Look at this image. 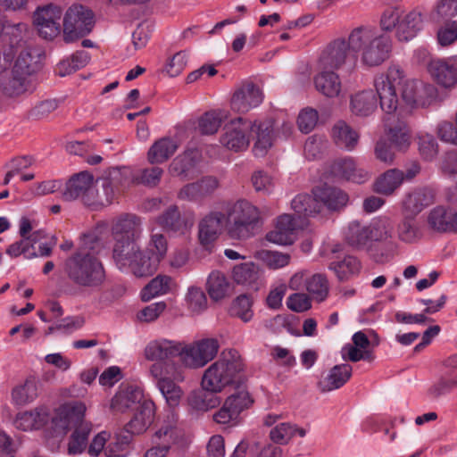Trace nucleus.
<instances>
[{"mask_svg":"<svg viewBox=\"0 0 457 457\" xmlns=\"http://www.w3.org/2000/svg\"><path fill=\"white\" fill-rule=\"evenodd\" d=\"M93 249L94 246L88 245L85 241L83 245L63 262V272L67 279L81 291H99L106 280L104 267L90 252Z\"/></svg>","mask_w":457,"mask_h":457,"instance_id":"obj_1","label":"nucleus"},{"mask_svg":"<svg viewBox=\"0 0 457 457\" xmlns=\"http://www.w3.org/2000/svg\"><path fill=\"white\" fill-rule=\"evenodd\" d=\"M403 71L390 68L387 74H380L374 79V87L380 101V107L386 114L395 113L400 104L396 94L398 87L402 103L407 107H417L419 81L403 80Z\"/></svg>","mask_w":457,"mask_h":457,"instance_id":"obj_2","label":"nucleus"},{"mask_svg":"<svg viewBox=\"0 0 457 457\" xmlns=\"http://www.w3.org/2000/svg\"><path fill=\"white\" fill-rule=\"evenodd\" d=\"M352 51L361 52V62L369 67L378 66L388 57L392 49L391 39L386 35H375L372 30L360 27L349 35Z\"/></svg>","mask_w":457,"mask_h":457,"instance_id":"obj_3","label":"nucleus"},{"mask_svg":"<svg viewBox=\"0 0 457 457\" xmlns=\"http://www.w3.org/2000/svg\"><path fill=\"white\" fill-rule=\"evenodd\" d=\"M244 370V363L237 351L223 353L221 357L211 364L204 372L202 387L212 391H222L236 382Z\"/></svg>","mask_w":457,"mask_h":457,"instance_id":"obj_4","label":"nucleus"},{"mask_svg":"<svg viewBox=\"0 0 457 457\" xmlns=\"http://www.w3.org/2000/svg\"><path fill=\"white\" fill-rule=\"evenodd\" d=\"M112 258L120 270L129 268L137 277H147L156 270V262L141 249L137 240L118 239Z\"/></svg>","mask_w":457,"mask_h":457,"instance_id":"obj_5","label":"nucleus"},{"mask_svg":"<svg viewBox=\"0 0 457 457\" xmlns=\"http://www.w3.org/2000/svg\"><path fill=\"white\" fill-rule=\"evenodd\" d=\"M259 220L258 209L246 200H239L228 210L227 233L232 239H247L255 235Z\"/></svg>","mask_w":457,"mask_h":457,"instance_id":"obj_6","label":"nucleus"},{"mask_svg":"<svg viewBox=\"0 0 457 457\" xmlns=\"http://www.w3.org/2000/svg\"><path fill=\"white\" fill-rule=\"evenodd\" d=\"M318 63L322 70L343 69L351 74L356 68L357 56L352 51L350 39L337 38L328 43L322 50Z\"/></svg>","mask_w":457,"mask_h":457,"instance_id":"obj_7","label":"nucleus"},{"mask_svg":"<svg viewBox=\"0 0 457 457\" xmlns=\"http://www.w3.org/2000/svg\"><path fill=\"white\" fill-rule=\"evenodd\" d=\"M95 14L82 4L70 6L63 18V39L70 43L89 34L95 26Z\"/></svg>","mask_w":457,"mask_h":457,"instance_id":"obj_8","label":"nucleus"},{"mask_svg":"<svg viewBox=\"0 0 457 457\" xmlns=\"http://www.w3.org/2000/svg\"><path fill=\"white\" fill-rule=\"evenodd\" d=\"M220 344L215 338H203L184 345L182 362L191 369H199L213 360L219 351Z\"/></svg>","mask_w":457,"mask_h":457,"instance_id":"obj_9","label":"nucleus"},{"mask_svg":"<svg viewBox=\"0 0 457 457\" xmlns=\"http://www.w3.org/2000/svg\"><path fill=\"white\" fill-rule=\"evenodd\" d=\"M62 14L61 7L53 4L38 7L34 13V24L38 35L46 40L56 37L61 32L59 21Z\"/></svg>","mask_w":457,"mask_h":457,"instance_id":"obj_10","label":"nucleus"},{"mask_svg":"<svg viewBox=\"0 0 457 457\" xmlns=\"http://www.w3.org/2000/svg\"><path fill=\"white\" fill-rule=\"evenodd\" d=\"M251 128V121L237 118L226 124L220 137V144L235 152L242 151L249 145V137L246 132Z\"/></svg>","mask_w":457,"mask_h":457,"instance_id":"obj_11","label":"nucleus"},{"mask_svg":"<svg viewBox=\"0 0 457 457\" xmlns=\"http://www.w3.org/2000/svg\"><path fill=\"white\" fill-rule=\"evenodd\" d=\"M263 99L262 90L253 82L242 83L234 92L230 106L233 111L246 113L261 104Z\"/></svg>","mask_w":457,"mask_h":457,"instance_id":"obj_12","label":"nucleus"},{"mask_svg":"<svg viewBox=\"0 0 457 457\" xmlns=\"http://www.w3.org/2000/svg\"><path fill=\"white\" fill-rule=\"evenodd\" d=\"M130 179L131 170L129 167L117 166L104 170L101 176L96 179L114 201Z\"/></svg>","mask_w":457,"mask_h":457,"instance_id":"obj_13","label":"nucleus"},{"mask_svg":"<svg viewBox=\"0 0 457 457\" xmlns=\"http://www.w3.org/2000/svg\"><path fill=\"white\" fill-rule=\"evenodd\" d=\"M304 225L305 220H298L290 214H283L278 218L275 228L266 235V239L278 245H291L295 241V232Z\"/></svg>","mask_w":457,"mask_h":457,"instance_id":"obj_14","label":"nucleus"},{"mask_svg":"<svg viewBox=\"0 0 457 457\" xmlns=\"http://www.w3.org/2000/svg\"><path fill=\"white\" fill-rule=\"evenodd\" d=\"M93 184L94 176L90 172L80 171L75 173L66 181L64 188L62 190V198L67 202L80 199L85 205L86 195L89 194Z\"/></svg>","mask_w":457,"mask_h":457,"instance_id":"obj_15","label":"nucleus"},{"mask_svg":"<svg viewBox=\"0 0 457 457\" xmlns=\"http://www.w3.org/2000/svg\"><path fill=\"white\" fill-rule=\"evenodd\" d=\"M34 89L32 79L21 72H15L14 68L12 69L9 75L0 80V91L7 98H18L33 92Z\"/></svg>","mask_w":457,"mask_h":457,"instance_id":"obj_16","label":"nucleus"},{"mask_svg":"<svg viewBox=\"0 0 457 457\" xmlns=\"http://www.w3.org/2000/svg\"><path fill=\"white\" fill-rule=\"evenodd\" d=\"M219 186L216 177L205 176L182 187L178 193V198L188 202L199 201L212 195Z\"/></svg>","mask_w":457,"mask_h":457,"instance_id":"obj_17","label":"nucleus"},{"mask_svg":"<svg viewBox=\"0 0 457 457\" xmlns=\"http://www.w3.org/2000/svg\"><path fill=\"white\" fill-rule=\"evenodd\" d=\"M384 122L389 142L397 151H406L411 145V131L406 122L400 120L395 112L386 114Z\"/></svg>","mask_w":457,"mask_h":457,"instance_id":"obj_18","label":"nucleus"},{"mask_svg":"<svg viewBox=\"0 0 457 457\" xmlns=\"http://www.w3.org/2000/svg\"><path fill=\"white\" fill-rule=\"evenodd\" d=\"M275 122L271 119L265 120L260 122H251L252 137L255 139L253 152L255 156H264L268 150L272 146L275 138L274 135Z\"/></svg>","mask_w":457,"mask_h":457,"instance_id":"obj_19","label":"nucleus"},{"mask_svg":"<svg viewBox=\"0 0 457 457\" xmlns=\"http://www.w3.org/2000/svg\"><path fill=\"white\" fill-rule=\"evenodd\" d=\"M200 157L198 150H187L170 162L169 172L183 180L192 179L197 174L196 164L199 162Z\"/></svg>","mask_w":457,"mask_h":457,"instance_id":"obj_20","label":"nucleus"},{"mask_svg":"<svg viewBox=\"0 0 457 457\" xmlns=\"http://www.w3.org/2000/svg\"><path fill=\"white\" fill-rule=\"evenodd\" d=\"M2 37L4 46L8 51H12L14 54L19 50L26 47V38L28 37V25L23 22H12L4 20L1 22Z\"/></svg>","mask_w":457,"mask_h":457,"instance_id":"obj_21","label":"nucleus"},{"mask_svg":"<svg viewBox=\"0 0 457 457\" xmlns=\"http://www.w3.org/2000/svg\"><path fill=\"white\" fill-rule=\"evenodd\" d=\"M144 400L143 391L135 386H125L112 398L110 410L112 413H123L128 410H135Z\"/></svg>","mask_w":457,"mask_h":457,"instance_id":"obj_22","label":"nucleus"},{"mask_svg":"<svg viewBox=\"0 0 457 457\" xmlns=\"http://www.w3.org/2000/svg\"><path fill=\"white\" fill-rule=\"evenodd\" d=\"M435 192L428 187H419L408 193L402 202L401 212L417 216L435 202Z\"/></svg>","mask_w":457,"mask_h":457,"instance_id":"obj_23","label":"nucleus"},{"mask_svg":"<svg viewBox=\"0 0 457 457\" xmlns=\"http://www.w3.org/2000/svg\"><path fill=\"white\" fill-rule=\"evenodd\" d=\"M141 220L135 214L123 213L117 217L112 225V232L115 242L118 239L137 240L140 236Z\"/></svg>","mask_w":457,"mask_h":457,"instance_id":"obj_24","label":"nucleus"},{"mask_svg":"<svg viewBox=\"0 0 457 457\" xmlns=\"http://www.w3.org/2000/svg\"><path fill=\"white\" fill-rule=\"evenodd\" d=\"M134 411V416L126 425V429L131 434L139 435L145 432L154 421V403L153 401L145 399Z\"/></svg>","mask_w":457,"mask_h":457,"instance_id":"obj_25","label":"nucleus"},{"mask_svg":"<svg viewBox=\"0 0 457 457\" xmlns=\"http://www.w3.org/2000/svg\"><path fill=\"white\" fill-rule=\"evenodd\" d=\"M428 70L433 79L445 88H451L457 84V68L449 61L432 60Z\"/></svg>","mask_w":457,"mask_h":457,"instance_id":"obj_26","label":"nucleus"},{"mask_svg":"<svg viewBox=\"0 0 457 457\" xmlns=\"http://www.w3.org/2000/svg\"><path fill=\"white\" fill-rule=\"evenodd\" d=\"M226 226L225 215L221 212H211L199 223L198 237L202 245H209L216 240Z\"/></svg>","mask_w":457,"mask_h":457,"instance_id":"obj_27","label":"nucleus"},{"mask_svg":"<svg viewBox=\"0 0 457 457\" xmlns=\"http://www.w3.org/2000/svg\"><path fill=\"white\" fill-rule=\"evenodd\" d=\"M312 194L321 204V210L326 207L329 211H337L346 205L348 195L340 188L324 185L312 189Z\"/></svg>","mask_w":457,"mask_h":457,"instance_id":"obj_28","label":"nucleus"},{"mask_svg":"<svg viewBox=\"0 0 457 457\" xmlns=\"http://www.w3.org/2000/svg\"><path fill=\"white\" fill-rule=\"evenodd\" d=\"M19 51L12 68L15 69V72H21L31 78L41 68L42 52L40 49L31 46H26Z\"/></svg>","mask_w":457,"mask_h":457,"instance_id":"obj_29","label":"nucleus"},{"mask_svg":"<svg viewBox=\"0 0 457 457\" xmlns=\"http://www.w3.org/2000/svg\"><path fill=\"white\" fill-rule=\"evenodd\" d=\"M184 345L176 341L171 340H160L150 343L145 350V357L148 360H165L176 356H180L182 359Z\"/></svg>","mask_w":457,"mask_h":457,"instance_id":"obj_30","label":"nucleus"},{"mask_svg":"<svg viewBox=\"0 0 457 457\" xmlns=\"http://www.w3.org/2000/svg\"><path fill=\"white\" fill-rule=\"evenodd\" d=\"M331 136L333 142L338 147L348 151L356 147L360 138L359 132L343 120H337L334 124Z\"/></svg>","mask_w":457,"mask_h":457,"instance_id":"obj_31","label":"nucleus"},{"mask_svg":"<svg viewBox=\"0 0 457 457\" xmlns=\"http://www.w3.org/2000/svg\"><path fill=\"white\" fill-rule=\"evenodd\" d=\"M331 172L336 177L355 183H362L369 177L368 172L356 166L353 158L336 160L331 165Z\"/></svg>","mask_w":457,"mask_h":457,"instance_id":"obj_32","label":"nucleus"},{"mask_svg":"<svg viewBox=\"0 0 457 457\" xmlns=\"http://www.w3.org/2000/svg\"><path fill=\"white\" fill-rule=\"evenodd\" d=\"M423 14L418 9L411 10L399 22L396 37L400 41H409L422 29Z\"/></svg>","mask_w":457,"mask_h":457,"instance_id":"obj_33","label":"nucleus"},{"mask_svg":"<svg viewBox=\"0 0 457 457\" xmlns=\"http://www.w3.org/2000/svg\"><path fill=\"white\" fill-rule=\"evenodd\" d=\"M353 368L349 364L336 365L329 370L328 374L319 382L322 393L330 392L343 386L351 378Z\"/></svg>","mask_w":457,"mask_h":457,"instance_id":"obj_34","label":"nucleus"},{"mask_svg":"<svg viewBox=\"0 0 457 457\" xmlns=\"http://www.w3.org/2000/svg\"><path fill=\"white\" fill-rule=\"evenodd\" d=\"M377 96L371 89L359 91L351 96V112L361 117L370 115L377 108Z\"/></svg>","mask_w":457,"mask_h":457,"instance_id":"obj_35","label":"nucleus"},{"mask_svg":"<svg viewBox=\"0 0 457 457\" xmlns=\"http://www.w3.org/2000/svg\"><path fill=\"white\" fill-rule=\"evenodd\" d=\"M316 89L327 97H336L341 92L339 76L333 71L324 70L314 77Z\"/></svg>","mask_w":457,"mask_h":457,"instance_id":"obj_36","label":"nucleus"},{"mask_svg":"<svg viewBox=\"0 0 457 457\" xmlns=\"http://www.w3.org/2000/svg\"><path fill=\"white\" fill-rule=\"evenodd\" d=\"M174 429L170 426L160 428L154 434L155 445L147 450L144 457H166L174 442Z\"/></svg>","mask_w":457,"mask_h":457,"instance_id":"obj_37","label":"nucleus"},{"mask_svg":"<svg viewBox=\"0 0 457 457\" xmlns=\"http://www.w3.org/2000/svg\"><path fill=\"white\" fill-rule=\"evenodd\" d=\"M174 279L167 275H158L153 278L142 290L141 299L147 302L153 297L164 295L176 287Z\"/></svg>","mask_w":457,"mask_h":457,"instance_id":"obj_38","label":"nucleus"},{"mask_svg":"<svg viewBox=\"0 0 457 457\" xmlns=\"http://www.w3.org/2000/svg\"><path fill=\"white\" fill-rule=\"evenodd\" d=\"M179 145L170 137L157 140L149 149L147 159L151 163H162L167 161L177 151Z\"/></svg>","mask_w":457,"mask_h":457,"instance_id":"obj_39","label":"nucleus"},{"mask_svg":"<svg viewBox=\"0 0 457 457\" xmlns=\"http://www.w3.org/2000/svg\"><path fill=\"white\" fill-rule=\"evenodd\" d=\"M404 179L403 171L392 169L378 177L374 183V190L382 195H391Z\"/></svg>","mask_w":457,"mask_h":457,"instance_id":"obj_40","label":"nucleus"},{"mask_svg":"<svg viewBox=\"0 0 457 457\" xmlns=\"http://www.w3.org/2000/svg\"><path fill=\"white\" fill-rule=\"evenodd\" d=\"M291 205L295 212L299 215L298 220H302L301 216L307 217L321 212V204H319L314 194L298 195L293 199Z\"/></svg>","mask_w":457,"mask_h":457,"instance_id":"obj_41","label":"nucleus"},{"mask_svg":"<svg viewBox=\"0 0 457 457\" xmlns=\"http://www.w3.org/2000/svg\"><path fill=\"white\" fill-rule=\"evenodd\" d=\"M206 288L210 297L219 301L229 295L230 285L223 273L215 270L209 275Z\"/></svg>","mask_w":457,"mask_h":457,"instance_id":"obj_42","label":"nucleus"},{"mask_svg":"<svg viewBox=\"0 0 457 457\" xmlns=\"http://www.w3.org/2000/svg\"><path fill=\"white\" fill-rule=\"evenodd\" d=\"M157 223L166 230L181 231L187 228V221L181 216L177 205H170L158 218Z\"/></svg>","mask_w":457,"mask_h":457,"instance_id":"obj_43","label":"nucleus"},{"mask_svg":"<svg viewBox=\"0 0 457 457\" xmlns=\"http://www.w3.org/2000/svg\"><path fill=\"white\" fill-rule=\"evenodd\" d=\"M403 219L397 225V236L401 241L413 243L420 238V231L416 216L402 212Z\"/></svg>","mask_w":457,"mask_h":457,"instance_id":"obj_44","label":"nucleus"},{"mask_svg":"<svg viewBox=\"0 0 457 457\" xmlns=\"http://www.w3.org/2000/svg\"><path fill=\"white\" fill-rule=\"evenodd\" d=\"M91 428L92 426L89 422H82L74 428L68 443L70 454H79L86 449Z\"/></svg>","mask_w":457,"mask_h":457,"instance_id":"obj_45","label":"nucleus"},{"mask_svg":"<svg viewBox=\"0 0 457 457\" xmlns=\"http://www.w3.org/2000/svg\"><path fill=\"white\" fill-rule=\"evenodd\" d=\"M220 391H212L204 389L199 392H195L189 396V403L196 410L208 411L218 406L220 403V399L217 396V393Z\"/></svg>","mask_w":457,"mask_h":457,"instance_id":"obj_46","label":"nucleus"},{"mask_svg":"<svg viewBox=\"0 0 457 457\" xmlns=\"http://www.w3.org/2000/svg\"><path fill=\"white\" fill-rule=\"evenodd\" d=\"M112 198L104 190V187H100L97 180L94 179V184L91 186L89 194L86 195L85 206L92 210H99L112 204Z\"/></svg>","mask_w":457,"mask_h":457,"instance_id":"obj_47","label":"nucleus"},{"mask_svg":"<svg viewBox=\"0 0 457 457\" xmlns=\"http://www.w3.org/2000/svg\"><path fill=\"white\" fill-rule=\"evenodd\" d=\"M347 244L353 247H362L370 237L369 227L361 226L359 221H352L345 236Z\"/></svg>","mask_w":457,"mask_h":457,"instance_id":"obj_48","label":"nucleus"},{"mask_svg":"<svg viewBox=\"0 0 457 457\" xmlns=\"http://www.w3.org/2000/svg\"><path fill=\"white\" fill-rule=\"evenodd\" d=\"M394 226L388 217H378L369 227L370 240L383 241L392 237Z\"/></svg>","mask_w":457,"mask_h":457,"instance_id":"obj_49","label":"nucleus"},{"mask_svg":"<svg viewBox=\"0 0 457 457\" xmlns=\"http://www.w3.org/2000/svg\"><path fill=\"white\" fill-rule=\"evenodd\" d=\"M306 289L312 298L318 302L326 299L328 294V283L322 274H314L305 281Z\"/></svg>","mask_w":457,"mask_h":457,"instance_id":"obj_50","label":"nucleus"},{"mask_svg":"<svg viewBox=\"0 0 457 457\" xmlns=\"http://www.w3.org/2000/svg\"><path fill=\"white\" fill-rule=\"evenodd\" d=\"M225 402L227 406L232 410V413L234 412L238 418L243 411L248 409L253 404V400L248 391L240 388L229 395Z\"/></svg>","mask_w":457,"mask_h":457,"instance_id":"obj_51","label":"nucleus"},{"mask_svg":"<svg viewBox=\"0 0 457 457\" xmlns=\"http://www.w3.org/2000/svg\"><path fill=\"white\" fill-rule=\"evenodd\" d=\"M361 264L353 256H347L343 261L332 262L330 269L334 270L339 280H345L351 275L359 272Z\"/></svg>","mask_w":457,"mask_h":457,"instance_id":"obj_52","label":"nucleus"},{"mask_svg":"<svg viewBox=\"0 0 457 457\" xmlns=\"http://www.w3.org/2000/svg\"><path fill=\"white\" fill-rule=\"evenodd\" d=\"M259 278V269L253 262L242 263L233 269V278L237 284H252Z\"/></svg>","mask_w":457,"mask_h":457,"instance_id":"obj_53","label":"nucleus"},{"mask_svg":"<svg viewBox=\"0 0 457 457\" xmlns=\"http://www.w3.org/2000/svg\"><path fill=\"white\" fill-rule=\"evenodd\" d=\"M457 14L456 0H441L436 10L430 14V19L436 23L447 22Z\"/></svg>","mask_w":457,"mask_h":457,"instance_id":"obj_54","label":"nucleus"},{"mask_svg":"<svg viewBox=\"0 0 457 457\" xmlns=\"http://www.w3.org/2000/svg\"><path fill=\"white\" fill-rule=\"evenodd\" d=\"M157 386L170 406L175 407L179 403L183 391L171 378L159 382Z\"/></svg>","mask_w":457,"mask_h":457,"instance_id":"obj_55","label":"nucleus"},{"mask_svg":"<svg viewBox=\"0 0 457 457\" xmlns=\"http://www.w3.org/2000/svg\"><path fill=\"white\" fill-rule=\"evenodd\" d=\"M252 305L253 300L246 295H241L233 302L231 313L247 322L253 317Z\"/></svg>","mask_w":457,"mask_h":457,"instance_id":"obj_56","label":"nucleus"},{"mask_svg":"<svg viewBox=\"0 0 457 457\" xmlns=\"http://www.w3.org/2000/svg\"><path fill=\"white\" fill-rule=\"evenodd\" d=\"M43 423V417L36 411L20 413L15 420L16 428L24 431L37 429Z\"/></svg>","mask_w":457,"mask_h":457,"instance_id":"obj_57","label":"nucleus"},{"mask_svg":"<svg viewBox=\"0 0 457 457\" xmlns=\"http://www.w3.org/2000/svg\"><path fill=\"white\" fill-rule=\"evenodd\" d=\"M60 103V100L56 98L42 100L37 103L35 106L30 109L29 114L35 120L46 119L58 109Z\"/></svg>","mask_w":457,"mask_h":457,"instance_id":"obj_58","label":"nucleus"},{"mask_svg":"<svg viewBox=\"0 0 457 457\" xmlns=\"http://www.w3.org/2000/svg\"><path fill=\"white\" fill-rule=\"evenodd\" d=\"M221 125V118L214 112H205L198 120V129L203 135H212Z\"/></svg>","mask_w":457,"mask_h":457,"instance_id":"obj_59","label":"nucleus"},{"mask_svg":"<svg viewBox=\"0 0 457 457\" xmlns=\"http://www.w3.org/2000/svg\"><path fill=\"white\" fill-rule=\"evenodd\" d=\"M429 226L437 231H446L450 228L446 210L443 206H436L428 214Z\"/></svg>","mask_w":457,"mask_h":457,"instance_id":"obj_60","label":"nucleus"},{"mask_svg":"<svg viewBox=\"0 0 457 457\" xmlns=\"http://www.w3.org/2000/svg\"><path fill=\"white\" fill-rule=\"evenodd\" d=\"M35 386L32 383H25L22 386L13 388L12 397L17 405H24L32 402L36 396Z\"/></svg>","mask_w":457,"mask_h":457,"instance_id":"obj_61","label":"nucleus"},{"mask_svg":"<svg viewBox=\"0 0 457 457\" xmlns=\"http://www.w3.org/2000/svg\"><path fill=\"white\" fill-rule=\"evenodd\" d=\"M318 112L312 108L303 109L298 115L297 125L303 133L311 132L318 122Z\"/></svg>","mask_w":457,"mask_h":457,"instance_id":"obj_62","label":"nucleus"},{"mask_svg":"<svg viewBox=\"0 0 457 457\" xmlns=\"http://www.w3.org/2000/svg\"><path fill=\"white\" fill-rule=\"evenodd\" d=\"M186 300L193 312H201L204 310L207 305L206 295L199 287H189Z\"/></svg>","mask_w":457,"mask_h":457,"instance_id":"obj_63","label":"nucleus"},{"mask_svg":"<svg viewBox=\"0 0 457 457\" xmlns=\"http://www.w3.org/2000/svg\"><path fill=\"white\" fill-rule=\"evenodd\" d=\"M439 169L445 176L457 175V149L447 151L442 155Z\"/></svg>","mask_w":457,"mask_h":457,"instance_id":"obj_64","label":"nucleus"}]
</instances>
